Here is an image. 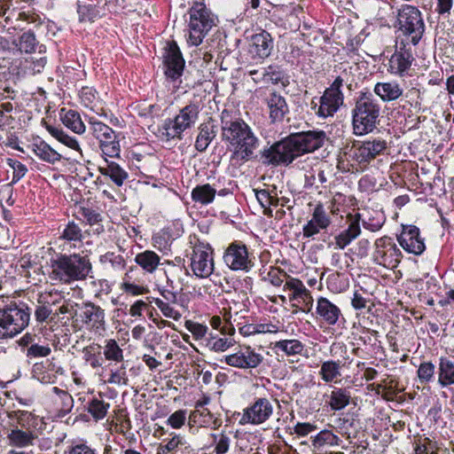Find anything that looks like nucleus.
I'll list each match as a JSON object with an SVG mask.
<instances>
[{"instance_id": "f257e3e1", "label": "nucleus", "mask_w": 454, "mask_h": 454, "mask_svg": "<svg viewBox=\"0 0 454 454\" xmlns=\"http://www.w3.org/2000/svg\"><path fill=\"white\" fill-rule=\"evenodd\" d=\"M326 139L323 130L293 133L286 138L260 151V160L265 165H289L296 158L322 147Z\"/></svg>"}, {"instance_id": "f03ea898", "label": "nucleus", "mask_w": 454, "mask_h": 454, "mask_svg": "<svg viewBox=\"0 0 454 454\" xmlns=\"http://www.w3.org/2000/svg\"><path fill=\"white\" fill-rule=\"evenodd\" d=\"M221 131L222 140L234 148L231 160L243 164L258 160L260 140L244 120L224 109L221 113Z\"/></svg>"}, {"instance_id": "7ed1b4c3", "label": "nucleus", "mask_w": 454, "mask_h": 454, "mask_svg": "<svg viewBox=\"0 0 454 454\" xmlns=\"http://www.w3.org/2000/svg\"><path fill=\"white\" fill-rule=\"evenodd\" d=\"M50 278L64 284L84 280L92 271L88 255L79 253L58 254L50 260Z\"/></svg>"}, {"instance_id": "20e7f679", "label": "nucleus", "mask_w": 454, "mask_h": 454, "mask_svg": "<svg viewBox=\"0 0 454 454\" xmlns=\"http://www.w3.org/2000/svg\"><path fill=\"white\" fill-rule=\"evenodd\" d=\"M396 41L418 45L422 39L426 25L419 9L414 5L403 4L396 12Z\"/></svg>"}, {"instance_id": "39448f33", "label": "nucleus", "mask_w": 454, "mask_h": 454, "mask_svg": "<svg viewBox=\"0 0 454 454\" xmlns=\"http://www.w3.org/2000/svg\"><path fill=\"white\" fill-rule=\"evenodd\" d=\"M380 106L371 93L363 92L352 109L354 134L363 136L372 132L380 122Z\"/></svg>"}, {"instance_id": "423d86ee", "label": "nucleus", "mask_w": 454, "mask_h": 454, "mask_svg": "<svg viewBox=\"0 0 454 454\" xmlns=\"http://www.w3.org/2000/svg\"><path fill=\"white\" fill-rule=\"evenodd\" d=\"M31 311L24 302L11 301L0 307V340L12 339L29 325Z\"/></svg>"}, {"instance_id": "0eeeda50", "label": "nucleus", "mask_w": 454, "mask_h": 454, "mask_svg": "<svg viewBox=\"0 0 454 454\" xmlns=\"http://www.w3.org/2000/svg\"><path fill=\"white\" fill-rule=\"evenodd\" d=\"M387 148V141L380 137L354 142L352 146L344 153L349 164L348 171L358 172L364 170L371 161L382 155Z\"/></svg>"}, {"instance_id": "6e6552de", "label": "nucleus", "mask_w": 454, "mask_h": 454, "mask_svg": "<svg viewBox=\"0 0 454 454\" xmlns=\"http://www.w3.org/2000/svg\"><path fill=\"white\" fill-rule=\"evenodd\" d=\"M188 36L187 43L198 46L208 32L216 26V17L204 3L195 2L188 11Z\"/></svg>"}, {"instance_id": "1a4fd4ad", "label": "nucleus", "mask_w": 454, "mask_h": 454, "mask_svg": "<svg viewBox=\"0 0 454 454\" xmlns=\"http://www.w3.org/2000/svg\"><path fill=\"white\" fill-rule=\"evenodd\" d=\"M200 111L199 104L194 102L181 108L175 118L165 120L160 129L161 137L167 141L181 140L183 133L195 125Z\"/></svg>"}, {"instance_id": "9d476101", "label": "nucleus", "mask_w": 454, "mask_h": 454, "mask_svg": "<svg viewBox=\"0 0 454 454\" xmlns=\"http://www.w3.org/2000/svg\"><path fill=\"white\" fill-rule=\"evenodd\" d=\"M191 252L186 256L189 259V267L193 275L199 278H207L212 275L215 270L214 249L204 241L193 237L190 240Z\"/></svg>"}, {"instance_id": "9b49d317", "label": "nucleus", "mask_w": 454, "mask_h": 454, "mask_svg": "<svg viewBox=\"0 0 454 454\" xmlns=\"http://www.w3.org/2000/svg\"><path fill=\"white\" fill-rule=\"evenodd\" d=\"M88 124L89 131L98 141L103 155L110 158L120 157V140L115 131L94 117L89 119Z\"/></svg>"}, {"instance_id": "f8f14e48", "label": "nucleus", "mask_w": 454, "mask_h": 454, "mask_svg": "<svg viewBox=\"0 0 454 454\" xmlns=\"http://www.w3.org/2000/svg\"><path fill=\"white\" fill-rule=\"evenodd\" d=\"M403 254L393 238L383 236L375 239L372 246V261L386 269L394 270L398 267Z\"/></svg>"}, {"instance_id": "ddd939ff", "label": "nucleus", "mask_w": 454, "mask_h": 454, "mask_svg": "<svg viewBox=\"0 0 454 454\" xmlns=\"http://www.w3.org/2000/svg\"><path fill=\"white\" fill-rule=\"evenodd\" d=\"M73 323L74 325L80 324V328H85L90 333L101 334L106 331L105 310L94 302H83L80 311L73 316Z\"/></svg>"}, {"instance_id": "4468645a", "label": "nucleus", "mask_w": 454, "mask_h": 454, "mask_svg": "<svg viewBox=\"0 0 454 454\" xmlns=\"http://www.w3.org/2000/svg\"><path fill=\"white\" fill-rule=\"evenodd\" d=\"M225 265L234 271H250L254 266V257L242 241H233L225 249L223 256Z\"/></svg>"}, {"instance_id": "2eb2a0df", "label": "nucleus", "mask_w": 454, "mask_h": 454, "mask_svg": "<svg viewBox=\"0 0 454 454\" xmlns=\"http://www.w3.org/2000/svg\"><path fill=\"white\" fill-rule=\"evenodd\" d=\"M343 79L337 76L333 83L327 88L319 99L320 106L317 111L319 117L326 118L333 116L343 105L344 95L341 91Z\"/></svg>"}, {"instance_id": "dca6fc26", "label": "nucleus", "mask_w": 454, "mask_h": 454, "mask_svg": "<svg viewBox=\"0 0 454 454\" xmlns=\"http://www.w3.org/2000/svg\"><path fill=\"white\" fill-rule=\"evenodd\" d=\"M412 43L395 41V50L389 59L388 71L392 74L404 77L411 75L410 71L415 61Z\"/></svg>"}, {"instance_id": "f3484780", "label": "nucleus", "mask_w": 454, "mask_h": 454, "mask_svg": "<svg viewBox=\"0 0 454 454\" xmlns=\"http://www.w3.org/2000/svg\"><path fill=\"white\" fill-rule=\"evenodd\" d=\"M221 362L231 367L253 370L262 364L263 356L262 354L257 353L252 347L243 346L239 347L234 353L224 356L221 359Z\"/></svg>"}, {"instance_id": "a211bd4d", "label": "nucleus", "mask_w": 454, "mask_h": 454, "mask_svg": "<svg viewBox=\"0 0 454 454\" xmlns=\"http://www.w3.org/2000/svg\"><path fill=\"white\" fill-rule=\"evenodd\" d=\"M273 414V405L267 397H257L243 410L240 425H261L266 422Z\"/></svg>"}, {"instance_id": "6ab92c4d", "label": "nucleus", "mask_w": 454, "mask_h": 454, "mask_svg": "<svg viewBox=\"0 0 454 454\" xmlns=\"http://www.w3.org/2000/svg\"><path fill=\"white\" fill-rule=\"evenodd\" d=\"M164 51V73L168 78L176 81L182 75L184 68L185 62L182 52L175 41L168 42Z\"/></svg>"}, {"instance_id": "aec40b11", "label": "nucleus", "mask_w": 454, "mask_h": 454, "mask_svg": "<svg viewBox=\"0 0 454 454\" xmlns=\"http://www.w3.org/2000/svg\"><path fill=\"white\" fill-rule=\"evenodd\" d=\"M399 245L409 254L420 255L426 249L424 239L419 229L415 225H402V231L397 235Z\"/></svg>"}, {"instance_id": "412c9836", "label": "nucleus", "mask_w": 454, "mask_h": 454, "mask_svg": "<svg viewBox=\"0 0 454 454\" xmlns=\"http://www.w3.org/2000/svg\"><path fill=\"white\" fill-rule=\"evenodd\" d=\"M62 300L58 293H41L34 311L35 321L38 324H48L55 319L53 306Z\"/></svg>"}, {"instance_id": "4be33fe9", "label": "nucleus", "mask_w": 454, "mask_h": 454, "mask_svg": "<svg viewBox=\"0 0 454 454\" xmlns=\"http://www.w3.org/2000/svg\"><path fill=\"white\" fill-rule=\"evenodd\" d=\"M283 291H289L290 301H297L301 304L302 311H309L313 306V298L310 291L304 286L299 278L290 277L283 286Z\"/></svg>"}, {"instance_id": "5701e85b", "label": "nucleus", "mask_w": 454, "mask_h": 454, "mask_svg": "<svg viewBox=\"0 0 454 454\" xmlns=\"http://www.w3.org/2000/svg\"><path fill=\"white\" fill-rule=\"evenodd\" d=\"M332 221L323 204L318 203L313 209L311 219L303 225L302 236L305 239L314 238L321 231L326 230Z\"/></svg>"}, {"instance_id": "b1692460", "label": "nucleus", "mask_w": 454, "mask_h": 454, "mask_svg": "<svg viewBox=\"0 0 454 454\" xmlns=\"http://www.w3.org/2000/svg\"><path fill=\"white\" fill-rule=\"evenodd\" d=\"M65 370L58 364L54 358L46 359L36 363L33 366V377L43 384H53L57 381L59 375H63Z\"/></svg>"}, {"instance_id": "393cba45", "label": "nucleus", "mask_w": 454, "mask_h": 454, "mask_svg": "<svg viewBox=\"0 0 454 454\" xmlns=\"http://www.w3.org/2000/svg\"><path fill=\"white\" fill-rule=\"evenodd\" d=\"M273 50V39L265 30L254 34L251 37L249 51L254 58L266 59Z\"/></svg>"}, {"instance_id": "a878e982", "label": "nucleus", "mask_w": 454, "mask_h": 454, "mask_svg": "<svg viewBox=\"0 0 454 454\" xmlns=\"http://www.w3.org/2000/svg\"><path fill=\"white\" fill-rule=\"evenodd\" d=\"M266 104L269 108V116L273 123H279L284 121L289 113L286 98L276 91H272L266 98Z\"/></svg>"}, {"instance_id": "bb28decb", "label": "nucleus", "mask_w": 454, "mask_h": 454, "mask_svg": "<svg viewBox=\"0 0 454 454\" xmlns=\"http://www.w3.org/2000/svg\"><path fill=\"white\" fill-rule=\"evenodd\" d=\"M316 313L317 317L328 325H336L342 317L340 308L323 296L317 301Z\"/></svg>"}, {"instance_id": "cd10ccee", "label": "nucleus", "mask_w": 454, "mask_h": 454, "mask_svg": "<svg viewBox=\"0 0 454 454\" xmlns=\"http://www.w3.org/2000/svg\"><path fill=\"white\" fill-rule=\"evenodd\" d=\"M359 220L360 215L356 214L349 223L348 227L334 237L336 247L344 249L352 240L360 235L361 228Z\"/></svg>"}, {"instance_id": "c85d7f7f", "label": "nucleus", "mask_w": 454, "mask_h": 454, "mask_svg": "<svg viewBox=\"0 0 454 454\" xmlns=\"http://www.w3.org/2000/svg\"><path fill=\"white\" fill-rule=\"evenodd\" d=\"M327 397L326 404L331 411H337L346 408L351 400V392L348 387H333Z\"/></svg>"}, {"instance_id": "c756f323", "label": "nucleus", "mask_w": 454, "mask_h": 454, "mask_svg": "<svg viewBox=\"0 0 454 454\" xmlns=\"http://www.w3.org/2000/svg\"><path fill=\"white\" fill-rule=\"evenodd\" d=\"M36 438L37 435L33 430H23L18 427L11 429L7 434L9 444L18 448H26L33 445Z\"/></svg>"}, {"instance_id": "7c9ffc66", "label": "nucleus", "mask_w": 454, "mask_h": 454, "mask_svg": "<svg viewBox=\"0 0 454 454\" xmlns=\"http://www.w3.org/2000/svg\"><path fill=\"white\" fill-rule=\"evenodd\" d=\"M382 101L389 102L398 99L403 92L400 84L396 82H377L373 90Z\"/></svg>"}, {"instance_id": "2f4dec72", "label": "nucleus", "mask_w": 454, "mask_h": 454, "mask_svg": "<svg viewBox=\"0 0 454 454\" xmlns=\"http://www.w3.org/2000/svg\"><path fill=\"white\" fill-rule=\"evenodd\" d=\"M183 272V268L179 266L173 265V269L169 272V276H167V286L168 287L161 289L160 295L162 296V300L164 302H172L177 303L178 299L177 296L179 292L183 290L182 286L178 288L174 285V278L177 277L179 274Z\"/></svg>"}, {"instance_id": "473e14b6", "label": "nucleus", "mask_w": 454, "mask_h": 454, "mask_svg": "<svg viewBox=\"0 0 454 454\" xmlns=\"http://www.w3.org/2000/svg\"><path fill=\"white\" fill-rule=\"evenodd\" d=\"M105 161V166L98 168L99 173L109 177L116 186L121 187L129 176L128 172L114 161H108L106 159Z\"/></svg>"}, {"instance_id": "72a5a7b5", "label": "nucleus", "mask_w": 454, "mask_h": 454, "mask_svg": "<svg viewBox=\"0 0 454 454\" xmlns=\"http://www.w3.org/2000/svg\"><path fill=\"white\" fill-rule=\"evenodd\" d=\"M340 438L333 431L324 429L311 438L313 451H324L325 448L339 446Z\"/></svg>"}, {"instance_id": "f704fd0d", "label": "nucleus", "mask_w": 454, "mask_h": 454, "mask_svg": "<svg viewBox=\"0 0 454 454\" xmlns=\"http://www.w3.org/2000/svg\"><path fill=\"white\" fill-rule=\"evenodd\" d=\"M438 384L442 387L454 385V355L451 357H441L438 368Z\"/></svg>"}, {"instance_id": "c9c22d12", "label": "nucleus", "mask_w": 454, "mask_h": 454, "mask_svg": "<svg viewBox=\"0 0 454 454\" xmlns=\"http://www.w3.org/2000/svg\"><path fill=\"white\" fill-rule=\"evenodd\" d=\"M199 135L195 141V148L202 153L216 136V126L212 121L200 124Z\"/></svg>"}, {"instance_id": "e433bc0d", "label": "nucleus", "mask_w": 454, "mask_h": 454, "mask_svg": "<svg viewBox=\"0 0 454 454\" xmlns=\"http://www.w3.org/2000/svg\"><path fill=\"white\" fill-rule=\"evenodd\" d=\"M13 43L17 47L18 51L21 53L31 54L36 51L39 47V52H43L45 50L43 45H39V43L35 37V35L31 30L24 32Z\"/></svg>"}, {"instance_id": "4c0bfd02", "label": "nucleus", "mask_w": 454, "mask_h": 454, "mask_svg": "<svg viewBox=\"0 0 454 454\" xmlns=\"http://www.w3.org/2000/svg\"><path fill=\"white\" fill-rule=\"evenodd\" d=\"M110 403L103 400L101 395L93 396L89 399L85 405V410L91 416L95 422L102 420L107 415Z\"/></svg>"}, {"instance_id": "58836bf2", "label": "nucleus", "mask_w": 454, "mask_h": 454, "mask_svg": "<svg viewBox=\"0 0 454 454\" xmlns=\"http://www.w3.org/2000/svg\"><path fill=\"white\" fill-rule=\"evenodd\" d=\"M83 238L81 226L74 221H69L67 224H64L59 237V239L73 244L74 247H76V243L82 244Z\"/></svg>"}, {"instance_id": "ea45409f", "label": "nucleus", "mask_w": 454, "mask_h": 454, "mask_svg": "<svg viewBox=\"0 0 454 454\" xmlns=\"http://www.w3.org/2000/svg\"><path fill=\"white\" fill-rule=\"evenodd\" d=\"M32 146L34 153L43 161L50 164H55L62 159L59 153L51 148L43 140L33 143Z\"/></svg>"}, {"instance_id": "a19ab883", "label": "nucleus", "mask_w": 454, "mask_h": 454, "mask_svg": "<svg viewBox=\"0 0 454 454\" xmlns=\"http://www.w3.org/2000/svg\"><path fill=\"white\" fill-rule=\"evenodd\" d=\"M84 363L96 370L101 368L104 364V358L101 355V346L98 343H91L84 347L82 350Z\"/></svg>"}, {"instance_id": "79ce46f5", "label": "nucleus", "mask_w": 454, "mask_h": 454, "mask_svg": "<svg viewBox=\"0 0 454 454\" xmlns=\"http://www.w3.org/2000/svg\"><path fill=\"white\" fill-rule=\"evenodd\" d=\"M160 257L152 250H145L135 256V262L147 273H153L160 264Z\"/></svg>"}, {"instance_id": "37998d69", "label": "nucleus", "mask_w": 454, "mask_h": 454, "mask_svg": "<svg viewBox=\"0 0 454 454\" xmlns=\"http://www.w3.org/2000/svg\"><path fill=\"white\" fill-rule=\"evenodd\" d=\"M215 194L216 190L209 184H205L194 187L192 191L191 197L195 203L205 206L214 201Z\"/></svg>"}, {"instance_id": "c03bdc74", "label": "nucleus", "mask_w": 454, "mask_h": 454, "mask_svg": "<svg viewBox=\"0 0 454 454\" xmlns=\"http://www.w3.org/2000/svg\"><path fill=\"white\" fill-rule=\"evenodd\" d=\"M205 347L213 352L221 353L228 350L236 343L235 340L231 337H219L217 334L210 333L208 337L205 338Z\"/></svg>"}, {"instance_id": "a18cd8bd", "label": "nucleus", "mask_w": 454, "mask_h": 454, "mask_svg": "<svg viewBox=\"0 0 454 454\" xmlns=\"http://www.w3.org/2000/svg\"><path fill=\"white\" fill-rule=\"evenodd\" d=\"M340 368V361L328 360L322 363L318 373L325 382L336 383L341 376Z\"/></svg>"}, {"instance_id": "49530a36", "label": "nucleus", "mask_w": 454, "mask_h": 454, "mask_svg": "<svg viewBox=\"0 0 454 454\" xmlns=\"http://www.w3.org/2000/svg\"><path fill=\"white\" fill-rule=\"evenodd\" d=\"M274 348L287 356H294L301 355L305 349V345L299 340L290 339L275 342Z\"/></svg>"}, {"instance_id": "de8ad7c7", "label": "nucleus", "mask_w": 454, "mask_h": 454, "mask_svg": "<svg viewBox=\"0 0 454 454\" xmlns=\"http://www.w3.org/2000/svg\"><path fill=\"white\" fill-rule=\"evenodd\" d=\"M64 109L61 110V121L63 124L76 134H82L85 131V125L82 122L80 114L74 110H68L62 114Z\"/></svg>"}, {"instance_id": "09e8293b", "label": "nucleus", "mask_w": 454, "mask_h": 454, "mask_svg": "<svg viewBox=\"0 0 454 454\" xmlns=\"http://www.w3.org/2000/svg\"><path fill=\"white\" fill-rule=\"evenodd\" d=\"M46 129L49 131V133L58 141L67 145V147L82 153V149L75 137L67 135L61 128L48 125Z\"/></svg>"}, {"instance_id": "8fccbe9b", "label": "nucleus", "mask_w": 454, "mask_h": 454, "mask_svg": "<svg viewBox=\"0 0 454 454\" xmlns=\"http://www.w3.org/2000/svg\"><path fill=\"white\" fill-rule=\"evenodd\" d=\"M104 356L107 361L121 363L123 361V350L114 339H107L104 346Z\"/></svg>"}, {"instance_id": "3c124183", "label": "nucleus", "mask_w": 454, "mask_h": 454, "mask_svg": "<svg viewBox=\"0 0 454 454\" xmlns=\"http://www.w3.org/2000/svg\"><path fill=\"white\" fill-rule=\"evenodd\" d=\"M355 336V340L358 342L357 344H363L364 346H375L376 340L379 336V332L376 330H372L364 326H361L358 329V333H353Z\"/></svg>"}, {"instance_id": "603ef678", "label": "nucleus", "mask_w": 454, "mask_h": 454, "mask_svg": "<svg viewBox=\"0 0 454 454\" xmlns=\"http://www.w3.org/2000/svg\"><path fill=\"white\" fill-rule=\"evenodd\" d=\"M291 276L288 275L284 270L277 267H270L267 275L263 277L262 280L269 282L275 287H279L282 285L284 286L286 282V279Z\"/></svg>"}, {"instance_id": "864d4df0", "label": "nucleus", "mask_w": 454, "mask_h": 454, "mask_svg": "<svg viewBox=\"0 0 454 454\" xmlns=\"http://www.w3.org/2000/svg\"><path fill=\"white\" fill-rule=\"evenodd\" d=\"M415 454H438L437 443L428 437H419L414 442Z\"/></svg>"}, {"instance_id": "5fc2aeb1", "label": "nucleus", "mask_w": 454, "mask_h": 454, "mask_svg": "<svg viewBox=\"0 0 454 454\" xmlns=\"http://www.w3.org/2000/svg\"><path fill=\"white\" fill-rule=\"evenodd\" d=\"M99 262L101 263H110L112 268L117 271H122L126 268V261L121 254L114 252H106L100 255Z\"/></svg>"}, {"instance_id": "6e6d98bb", "label": "nucleus", "mask_w": 454, "mask_h": 454, "mask_svg": "<svg viewBox=\"0 0 454 454\" xmlns=\"http://www.w3.org/2000/svg\"><path fill=\"white\" fill-rule=\"evenodd\" d=\"M77 214L80 215L88 224H98L102 221V215L97 209L89 205H80L77 207Z\"/></svg>"}, {"instance_id": "4d7b16f0", "label": "nucleus", "mask_w": 454, "mask_h": 454, "mask_svg": "<svg viewBox=\"0 0 454 454\" xmlns=\"http://www.w3.org/2000/svg\"><path fill=\"white\" fill-rule=\"evenodd\" d=\"M80 98L85 107L96 112L98 96L95 89L88 86L82 87L80 91Z\"/></svg>"}, {"instance_id": "13d9d810", "label": "nucleus", "mask_w": 454, "mask_h": 454, "mask_svg": "<svg viewBox=\"0 0 454 454\" xmlns=\"http://www.w3.org/2000/svg\"><path fill=\"white\" fill-rule=\"evenodd\" d=\"M153 303L160 310L164 317L178 321L182 314L174 308L172 302H164L161 298H154Z\"/></svg>"}, {"instance_id": "bf43d9fd", "label": "nucleus", "mask_w": 454, "mask_h": 454, "mask_svg": "<svg viewBox=\"0 0 454 454\" xmlns=\"http://www.w3.org/2000/svg\"><path fill=\"white\" fill-rule=\"evenodd\" d=\"M255 192V197L258 200L261 207L263 208V215L271 217L273 216V211L270 208V198L272 196V192H270L268 190L262 189V190H254Z\"/></svg>"}, {"instance_id": "052dcab7", "label": "nucleus", "mask_w": 454, "mask_h": 454, "mask_svg": "<svg viewBox=\"0 0 454 454\" xmlns=\"http://www.w3.org/2000/svg\"><path fill=\"white\" fill-rule=\"evenodd\" d=\"M53 391L58 395L59 399L61 403L59 413L62 416L67 415V413H69L71 411V410L74 406V399H73L72 395L68 392L62 390L57 387H53Z\"/></svg>"}, {"instance_id": "680f3d73", "label": "nucleus", "mask_w": 454, "mask_h": 454, "mask_svg": "<svg viewBox=\"0 0 454 454\" xmlns=\"http://www.w3.org/2000/svg\"><path fill=\"white\" fill-rule=\"evenodd\" d=\"M17 422L21 429L31 430L37 425V417L30 411H19L17 412Z\"/></svg>"}, {"instance_id": "e2e57ef3", "label": "nucleus", "mask_w": 454, "mask_h": 454, "mask_svg": "<svg viewBox=\"0 0 454 454\" xmlns=\"http://www.w3.org/2000/svg\"><path fill=\"white\" fill-rule=\"evenodd\" d=\"M211 437L215 443V454H225L229 450L231 439L226 434H211Z\"/></svg>"}, {"instance_id": "0e129e2a", "label": "nucleus", "mask_w": 454, "mask_h": 454, "mask_svg": "<svg viewBox=\"0 0 454 454\" xmlns=\"http://www.w3.org/2000/svg\"><path fill=\"white\" fill-rule=\"evenodd\" d=\"M77 13L81 22L93 21L98 15L96 7L92 4H77Z\"/></svg>"}, {"instance_id": "69168bd1", "label": "nucleus", "mask_w": 454, "mask_h": 454, "mask_svg": "<svg viewBox=\"0 0 454 454\" xmlns=\"http://www.w3.org/2000/svg\"><path fill=\"white\" fill-rule=\"evenodd\" d=\"M7 164L13 170L12 179V184L19 182L27 172L26 165L17 160L9 158L7 159Z\"/></svg>"}, {"instance_id": "338daca9", "label": "nucleus", "mask_w": 454, "mask_h": 454, "mask_svg": "<svg viewBox=\"0 0 454 454\" xmlns=\"http://www.w3.org/2000/svg\"><path fill=\"white\" fill-rule=\"evenodd\" d=\"M185 328L192 334L195 340L207 338V326L192 320H187L184 324Z\"/></svg>"}, {"instance_id": "774afa93", "label": "nucleus", "mask_w": 454, "mask_h": 454, "mask_svg": "<svg viewBox=\"0 0 454 454\" xmlns=\"http://www.w3.org/2000/svg\"><path fill=\"white\" fill-rule=\"evenodd\" d=\"M283 78V72L278 67L269 66L267 68H265L264 83L277 84L281 82Z\"/></svg>"}]
</instances>
